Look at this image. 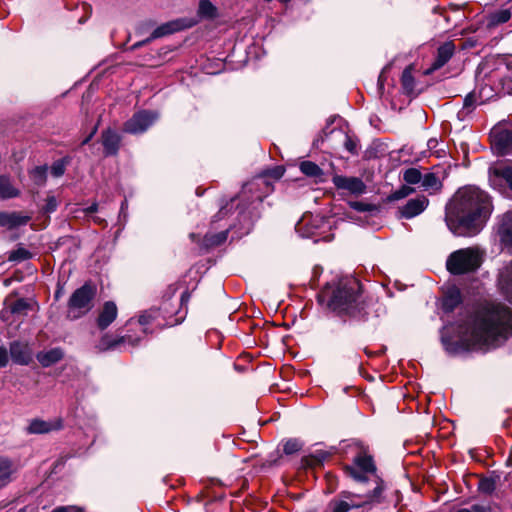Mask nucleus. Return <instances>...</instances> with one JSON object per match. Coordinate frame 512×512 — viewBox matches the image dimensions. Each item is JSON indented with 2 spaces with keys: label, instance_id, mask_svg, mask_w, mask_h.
<instances>
[{
  "label": "nucleus",
  "instance_id": "nucleus-39",
  "mask_svg": "<svg viewBox=\"0 0 512 512\" xmlns=\"http://www.w3.org/2000/svg\"><path fill=\"white\" fill-rule=\"evenodd\" d=\"M422 175L418 168H408L403 171V180L409 185L420 184L423 178Z\"/></svg>",
  "mask_w": 512,
  "mask_h": 512
},
{
  "label": "nucleus",
  "instance_id": "nucleus-5",
  "mask_svg": "<svg viewBox=\"0 0 512 512\" xmlns=\"http://www.w3.org/2000/svg\"><path fill=\"white\" fill-rule=\"evenodd\" d=\"M480 102L512 95V55L486 58L478 66Z\"/></svg>",
  "mask_w": 512,
  "mask_h": 512
},
{
  "label": "nucleus",
  "instance_id": "nucleus-56",
  "mask_svg": "<svg viewBox=\"0 0 512 512\" xmlns=\"http://www.w3.org/2000/svg\"><path fill=\"white\" fill-rule=\"evenodd\" d=\"M436 143H437V140H435V139H430V140L428 141V146H429L430 148H432V147H434V146L436 145Z\"/></svg>",
  "mask_w": 512,
  "mask_h": 512
},
{
  "label": "nucleus",
  "instance_id": "nucleus-37",
  "mask_svg": "<svg viewBox=\"0 0 512 512\" xmlns=\"http://www.w3.org/2000/svg\"><path fill=\"white\" fill-rule=\"evenodd\" d=\"M198 14L205 19H214L217 17V8L210 0H200L198 6Z\"/></svg>",
  "mask_w": 512,
  "mask_h": 512
},
{
  "label": "nucleus",
  "instance_id": "nucleus-21",
  "mask_svg": "<svg viewBox=\"0 0 512 512\" xmlns=\"http://www.w3.org/2000/svg\"><path fill=\"white\" fill-rule=\"evenodd\" d=\"M63 427V421L62 419H57L54 422H48L41 419H33L28 428L27 431L30 434H45L49 433L51 431H57L62 429Z\"/></svg>",
  "mask_w": 512,
  "mask_h": 512
},
{
  "label": "nucleus",
  "instance_id": "nucleus-44",
  "mask_svg": "<svg viewBox=\"0 0 512 512\" xmlns=\"http://www.w3.org/2000/svg\"><path fill=\"white\" fill-rule=\"evenodd\" d=\"M413 192H414L413 188L404 185V186L400 187L398 190L394 191L390 195L389 198L391 200H400V199H403V198L409 196Z\"/></svg>",
  "mask_w": 512,
  "mask_h": 512
},
{
  "label": "nucleus",
  "instance_id": "nucleus-11",
  "mask_svg": "<svg viewBox=\"0 0 512 512\" xmlns=\"http://www.w3.org/2000/svg\"><path fill=\"white\" fill-rule=\"evenodd\" d=\"M157 119V114L151 111L142 110L135 113L123 125V131L129 134L144 133Z\"/></svg>",
  "mask_w": 512,
  "mask_h": 512
},
{
  "label": "nucleus",
  "instance_id": "nucleus-50",
  "mask_svg": "<svg viewBox=\"0 0 512 512\" xmlns=\"http://www.w3.org/2000/svg\"><path fill=\"white\" fill-rule=\"evenodd\" d=\"M52 512H82V509L76 506H61L55 508Z\"/></svg>",
  "mask_w": 512,
  "mask_h": 512
},
{
  "label": "nucleus",
  "instance_id": "nucleus-60",
  "mask_svg": "<svg viewBox=\"0 0 512 512\" xmlns=\"http://www.w3.org/2000/svg\"><path fill=\"white\" fill-rule=\"evenodd\" d=\"M469 46H470V47H473V46H474V43L469 42Z\"/></svg>",
  "mask_w": 512,
  "mask_h": 512
},
{
  "label": "nucleus",
  "instance_id": "nucleus-29",
  "mask_svg": "<svg viewBox=\"0 0 512 512\" xmlns=\"http://www.w3.org/2000/svg\"><path fill=\"white\" fill-rule=\"evenodd\" d=\"M512 13L510 8L497 9L487 15V26L489 28L497 27L508 22Z\"/></svg>",
  "mask_w": 512,
  "mask_h": 512
},
{
  "label": "nucleus",
  "instance_id": "nucleus-13",
  "mask_svg": "<svg viewBox=\"0 0 512 512\" xmlns=\"http://www.w3.org/2000/svg\"><path fill=\"white\" fill-rule=\"evenodd\" d=\"M195 22L188 19H176L168 21L158 26L150 35V39L155 40L164 36L174 34L187 28H191Z\"/></svg>",
  "mask_w": 512,
  "mask_h": 512
},
{
  "label": "nucleus",
  "instance_id": "nucleus-58",
  "mask_svg": "<svg viewBox=\"0 0 512 512\" xmlns=\"http://www.w3.org/2000/svg\"><path fill=\"white\" fill-rule=\"evenodd\" d=\"M457 512H472V511H471V508H463V509H459Z\"/></svg>",
  "mask_w": 512,
  "mask_h": 512
},
{
  "label": "nucleus",
  "instance_id": "nucleus-22",
  "mask_svg": "<svg viewBox=\"0 0 512 512\" xmlns=\"http://www.w3.org/2000/svg\"><path fill=\"white\" fill-rule=\"evenodd\" d=\"M64 358V351L60 347L52 348L48 351H40L36 354V359L44 368L50 367Z\"/></svg>",
  "mask_w": 512,
  "mask_h": 512
},
{
  "label": "nucleus",
  "instance_id": "nucleus-52",
  "mask_svg": "<svg viewBox=\"0 0 512 512\" xmlns=\"http://www.w3.org/2000/svg\"><path fill=\"white\" fill-rule=\"evenodd\" d=\"M284 173V170L281 167H277L269 172V175H271L275 179H279L282 177Z\"/></svg>",
  "mask_w": 512,
  "mask_h": 512
},
{
  "label": "nucleus",
  "instance_id": "nucleus-6",
  "mask_svg": "<svg viewBox=\"0 0 512 512\" xmlns=\"http://www.w3.org/2000/svg\"><path fill=\"white\" fill-rule=\"evenodd\" d=\"M272 191L273 185L266 177H255L243 186L237 197L232 198L229 203L220 208L218 213L214 216L215 219L212 221V224L224 218L233 207L235 201H238L237 208L240 209L239 214L246 218V210L249 208V205L253 204L255 201L259 204L262 203L263 199Z\"/></svg>",
  "mask_w": 512,
  "mask_h": 512
},
{
  "label": "nucleus",
  "instance_id": "nucleus-8",
  "mask_svg": "<svg viewBox=\"0 0 512 512\" xmlns=\"http://www.w3.org/2000/svg\"><path fill=\"white\" fill-rule=\"evenodd\" d=\"M482 255L477 248L468 247L452 252L446 260V268L452 275L476 272L482 264Z\"/></svg>",
  "mask_w": 512,
  "mask_h": 512
},
{
  "label": "nucleus",
  "instance_id": "nucleus-7",
  "mask_svg": "<svg viewBox=\"0 0 512 512\" xmlns=\"http://www.w3.org/2000/svg\"><path fill=\"white\" fill-rule=\"evenodd\" d=\"M191 298V292L185 290L180 297L178 310L168 309L167 307L151 308L144 311L139 316V324L143 327V333H147L146 326L155 324L157 328L172 327L180 324L187 313V305Z\"/></svg>",
  "mask_w": 512,
  "mask_h": 512
},
{
  "label": "nucleus",
  "instance_id": "nucleus-17",
  "mask_svg": "<svg viewBox=\"0 0 512 512\" xmlns=\"http://www.w3.org/2000/svg\"><path fill=\"white\" fill-rule=\"evenodd\" d=\"M9 352L15 364L28 365L32 361V350L28 343L13 341L10 343Z\"/></svg>",
  "mask_w": 512,
  "mask_h": 512
},
{
  "label": "nucleus",
  "instance_id": "nucleus-3",
  "mask_svg": "<svg viewBox=\"0 0 512 512\" xmlns=\"http://www.w3.org/2000/svg\"><path fill=\"white\" fill-rule=\"evenodd\" d=\"M328 307L344 320L365 322L374 313L376 317L383 309L376 298L364 292L361 283L354 277L341 278L334 286Z\"/></svg>",
  "mask_w": 512,
  "mask_h": 512
},
{
  "label": "nucleus",
  "instance_id": "nucleus-53",
  "mask_svg": "<svg viewBox=\"0 0 512 512\" xmlns=\"http://www.w3.org/2000/svg\"><path fill=\"white\" fill-rule=\"evenodd\" d=\"M151 41H152V39H150V36H149V37H148V38H146L145 40H142V41H139V42H137V43L133 44V45L131 46V50H136V49H138V48H140V47H142V46H144V45H146V44L150 43Z\"/></svg>",
  "mask_w": 512,
  "mask_h": 512
},
{
  "label": "nucleus",
  "instance_id": "nucleus-55",
  "mask_svg": "<svg viewBox=\"0 0 512 512\" xmlns=\"http://www.w3.org/2000/svg\"><path fill=\"white\" fill-rule=\"evenodd\" d=\"M98 209V205L96 203H93L90 207L87 208L88 213H94Z\"/></svg>",
  "mask_w": 512,
  "mask_h": 512
},
{
  "label": "nucleus",
  "instance_id": "nucleus-27",
  "mask_svg": "<svg viewBox=\"0 0 512 512\" xmlns=\"http://www.w3.org/2000/svg\"><path fill=\"white\" fill-rule=\"evenodd\" d=\"M462 302L461 292L457 288L447 291L442 299V310L445 313L453 312Z\"/></svg>",
  "mask_w": 512,
  "mask_h": 512
},
{
  "label": "nucleus",
  "instance_id": "nucleus-26",
  "mask_svg": "<svg viewBox=\"0 0 512 512\" xmlns=\"http://www.w3.org/2000/svg\"><path fill=\"white\" fill-rule=\"evenodd\" d=\"M30 309L31 305L26 299L18 298L6 302V308L2 310V316L4 317L5 313H10L11 315L26 316Z\"/></svg>",
  "mask_w": 512,
  "mask_h": 512
},
{
  "label": "nucleus",
  "instance_id": "nucleus-30",
  "mask_svg": "<svg viewBox=\"0 0 512 512\" xmlns=\"http://www.w3.org/2000/svg\"><path fill=\"white\" fill-rule=\"evenodd\" d=\"M231 228V225L228 228L223 229L220 232L214 233V232H207L203 238V246L206 249L217 247L222 245L228 237L229 229Z\"/></svg>",
  "mask_w": 512,
  "mask_h": 512
},
{
  "label": "nucleus",
  "instance_id": "nucleus-45",
  "mask_svg": "<svg viewBox=\"0 0 512 512\" xmlns=\"http://www.w3.org/2000/svg\"><path fill=\"white\" fill-rule=\"evenodd\" d=\"M497 174L505 180L509 188L512 190V166L504 167L497 171Z\"/></svg>",
  "mask_w": 512,
  "mask_h": 512
},
{
  "label": "nucleus",
  "instance_id": "nucleus-54",
  "mask_svg": "<svg viewBox=\"0 0 512 512\" xmlns=\"http://www.w3.org/2000/svg\"><path fill=\"white\" fill-rule=\"evenodd\" d=\"M96 131H97V127H94L92 132L82 141V145L88 144L90 142V140L93 138V136L95 135Z\"/></svg>",
  "mask_w": 512,
  "mask_h": 512
},
{
  "label": "nucleus",
  "instance_id": "nucleus-41",
  "mask_svg": "<svg viewBox=\"0 0 512 512\" xmlns=\"http://www.w3.org/2000/svg\"><path fill=\"white\" fill-rule=\"evenodd\" d=\"M30 176L37 185H43L47 179V167L37 166L30 171Z\"/></svg>",
  "mask_w": 512,
  "mask_h": 512
},
{
  "label": "nucleus",
  "instance_id": "nucleus-47",
  "mask_svg": "<svg viewBox=\"0 0 512 512\" xmlns=\"http://www.w3.org/2000/svg\"><path fill=\"white\" fill-rule=\"evenodd\" d=\"M64 172H65V165L61 161L55 162L51 166V174L54 177H60L64 174Z\"/></svg>",
  "mask_w": 512,
  "mask_h": 512
},
{
  "label": "nucleus",
  "instance_id": "nucleus-59",
  "mask_svg": "<svg viewBox=\"0 0 512 512\" xmlns=\"http://www.w3.org/2000/svg\"><path fill=\"white\" fill-rule=\"evenodd\" d=\"M60 293H61V292H60V290H57V291L55 292V298H56V299H58V298L60 297Z\"/></svg>",
  "mask_w": 512,
  "mask_h": 512
},
{
  "label": "nucleus",
  "instance_id": "nucleus-2",
  "mask_svg": "<svg viewBox=\"0 0 512 512\" xmlns=\"http://www.w3.org/2000/svg\"><path fill=\"white\" fill-rule=\"evenodd\" d=\"M353 458L351 464L343 466L344 474L356 483L365 486V492L355 494L350 491H341L328 503L331 512H349L352 509L373 507L382 504L386 500L387 485L378 474L377 466L363 445Z\"/></svg>",
  "mask_w": 512,
  "mask_h": 512
},
{
  "label": "nucleus",
  "instance_id": "nucleus-33",
  "mask_svg": "<svg viewBox=\"0 0 512 512\" xmlns=\"http://www.w3.org/2000/svg\"><path fill=\"white\" fill-rule=\"evenodd\" d=\"M257 201H255L253 204H250L249 205V208L246 210V219L243 215L239 214L240 212V209L236 208V210L238 211V219L240 221V224H241V227H240V230L242 233H249V231L252 229L253 227V224H254V216L252 215V211H251V206H252V209H255V206H253ZM237 204H238V201H235L234 202V205L233 207L228 211V213L234 208V207H237Z\"/></svg>",
  "mask_w": 512,
  "mask_h": 512
},
{
  "label": "nucleus",
  "instance_id": "nucleus-61",
  "mask_svg": "<svg viewBox=\"0 0 512 512\" xmlns=\"http://www.w3.org/2000/svg\"><path fill=\"white\" fill-rule=\"evenodd\" d=\"M190 237H191V238H194V237H195V234H194V233H191V234H190Z\"/></svg>",
  "mask_w": 512,
  "mask_h": 512
},
{
  "label": "nucleus",
  "instance_id": "nucleus-42",
  "mask_svg": "<svg viewBox=\"0 0 512 512\" xmlns=\"http://www.w3.org/2000/svg\"><path fill=\"white\" fill-rule=\"evenodd\" d=\"M303 444L300 440L296 439V438H291V439H288L284 445H283V452L286 454V455H292L296 452H298L299 450H301Z\"/></svg>",
  "mask_w": 512,
  "mask_h": 512
},
{
  "label": "nucleus",
  "instance_id": "nucleus-18",
  "mask_svg": "<svg viewBox=\"0 0 512 512\" xmlns=\"http://www.w3.org/2000/svg\"><path fill=\"white\" fill-rule=\"evenodd\" d=\"M494 145L500 155L512 153V127L501 128L494 132Z\"/></svg>",
  "mask_w": 512,
  "mask_h": 512
},
{
  "label": "nucleus",
  "instance_id": "nucleus-36",
  "mask_svg": "<svg viewBox=\"0 0 512 512\" xmlns=\"http://www.w3.org/2000/svg\"><path fill=\"white\" fill-rule=\"evenodd\" d=\"M33 257L32 252L28 249L24 248L21 244L17 246L15 250H12L8 253V261L20 263L26 260H29Z\"/></svg>",
  "mask_w": 512,
  "mask_h": 512
},
{
  "label": "nucleus",
  "instance_id": "nucleus-4",
  "mask_svg": "<svg viewBox=\"0 0 512 512\" xmlns=\"http://www.w3.org/2000/svg\"><path fill=\"white\" fill-rule=\"evenodd\" d=\"M489 195L475 186L459 189L451 205L446 208V222L452 230L463 228L467 232H478L492 212Z\"/></svg>",
  "mask_w": 512,
  "mask_h": 512
},
{
  "label": "nucleus",
  "instance_id": "nucleus-31",
  "mask_svg": "<svg viewBox=\"0 0 512 512\" xmlns=\"http://www.w3.org/2000/svg\"><path fill=\"white\" fill-rule=\"evenodd\" d=\"M477 103L478 100L475 92L467 94L466 97L464 98L462 108L457 113V118L460 121H465L466 119H468L472 112L475 110Z\"/></svg>",
  "mask_w": 512,
  "mask_h": 512
},
{
  "label": "nucleus",
  "instance_id": "nucleus-19",
  "mask_svg": "<svg viewBox=\"0 0 512 512\" xmlns=\"http://www.w3.org/2000/svg\"><path fill=\"white\" fill-rule=\"evenodd\" d=\"M118 309L113 301H106L96 319V325L100 330L107 329L117 318Z\"/></svg>",
  "mask_w": 512,
  "mask_h": 512
},
{
  "label": "nucleus",
  "instance_id": "nucleus-40",
  "mask_svg": "<svg viewBox=\"0 0 512 512\" xmlns=\"http://www.w3.org/2000/svg\"><path fill=\"white\" fill-rule=\"evenodd\" d=\"M344 147L352 155L359 153V140L356 136L348 133L344 134Z\"/></svg>",
  "mask_w": 512,
  "mask_h": 512
},
{
  "label": "nucleus",
  "instance_id": "nucleus-38",
  "mask_svg": "<svg viewBox=\"0 0 512 512\" xmlns=\"http://www.w3.org/2000/svg\"><path fill=\"white\" fill-rule=\"evenodd\" d=\"M181 286V282L177 281L175 283H172L166 287V289L162 293V304L160 307H167L168 309H174L177 310L175 307H170L171 305L168 303L176 294V292L179 290Z\"/></svg>",
  "mask_w": 512,
  "mask_h": 512
},
{
  "label": "nucleus",
  "instance_id": "nucleus-35",
  "mask_svg": "<svg viewBox=\"0 0 512 512\" xmlns=\"http://www.w3.org/2000/svg\"><path fill=\"white\" fill-rule=\"evenodd\" d=\"M401 85L405 94L412 95L415 92V79L412 75V68L406 67L402 72Z\"/></svg>",
  "mask_w": 512,
  "mask_h": 512
},
{
  "label": "nucleus",
  "instance_id": "nucleus-15",
  "mask_svg": "<svg viewBox=\"0 0 512 512\" xmlns=\"http://www.w3.org/2000/svg\"><path fill=\"white\" fill-rule=\"evenodd\" d=\"M456 46L453 41H447L440 45L437 49L436 57L431 66L427 69L426 74L442 68L452 58L455 53Z\"/></svg>",
  "mask_w": 512,
  "mask_h": 512
},
{
  "label": "nucleus",
  "instance_id": "nucleus-16",
  "mask_svg": "<svg viewBox=\"0 0 512 512\" xmlns=\"http://www.w3.org/2000/svg\"><path fill=\"white\" fill-rule=\"evenodd\" d=\"M121 141L122 137L117 131L111 128L103 130L101 133V143L104 149V155H117L121 147Z\"/></svg>",
  "mask_w": 512,
  "mask_h": 512
},
{
  "label": "nucleus",
  "instance_id": "nucleus-49",
  "mask_svg": "<svg viewBox=\"0 0 512 512\" xmlns=\"http://www.w3.org/2000/svg\"><path fill=\"white\" fill-rule=\"evenodd\" d=\"M470 508L472 512H492V508L488 504H474Z\"/></svg>",
  "mask_w": 512,
  "mask_h": 512
},
{
  "label": "nucleus",
  "instance_id": "nucleus-43",
  "mask_svg": "<svg viewBox=\"0 0 512 512\" xmlns=\"http://www.w3.org/2000/svg\"><path fill=\"white\" fill-rule=\"evenodd\" d=\"M478 489L485 494H491L495 490V481L491 478H483L479 481Z\"/></svg>",
  "mask_w": 512,
  "mask_h": 512
},
{
  "label": "nucleus",
  "instance_id": "nucleus-9",
  "mask_svg": "<svg viewBox=\"0 0 512 512\" xmlns=\"http://www.w3.org/2000/svg\"><path fill=\"white\" fill-rule=\"evenodd\" d=\"M96 292V286L91 282H86L76 289L68 300L66 317L77 320L87 314L93 307Z\"/></svg>",
  "mask_w": 512,
  "mask_h": 512
},
{
  "label": "nucleus",
  "instance_id": "nucleus-46",
  "mask_svg": "<svg viewBox=\"0 0 512 512\" xmlns=\"http://www.w3.org/2000/svg\"><path fill=\"white\" fill-rule=\"evenodd\" d=\"M57 207H58V202H57L56 198L54 196H49L46 199V203L43 207V211L45 213L49 214V213L56 211Z\"/></svg>",
  "mask_w": 512,
  "mask_h": 512
},
{
  "label": "nucleus",
  "instance_id": "nucleus-14",
  "mask_svg": "<svg viewBox=\"0 0 512 512\" xmlns=\"http://www.w3.org/2000/svg\"><path fill=\"white\" fill-rule=\"evenodd\" d=\"M429 204L426 196L421 195L416 198L409 199L402 207L399 208L400 218L411 219L420 215Z\"/></svg>",
  "mask_w": 512,
  "mask_h": 512
},
{
  "label": "nucleus",
  "instance_id": "nucleus-20",
  "mask_svg": "<svg viewBox=\"0 0 512 512\" xmlns=\"http://www.w3.org/2000/svg\"><path fill=\"white\" fill-rule=\"evenodd\" d=\"M18 469V465L12 459L0 456V489L13 481Z\"/></svg>",
  "mask_w": 512,
  "mask_h": 512
},
{
  "label": "nucleus",
  "instance_id": "nucleus-48",
  "mask_svg": "<svg viewBox=\"0 0 512 512\" xmlns=\"http://www.w3.org/2000/svg\"><path fill=\"white\" fill-rule=\"evenodd\" d=\"M8 351L4 346H0V368L5 367L8 364Z\"/></svg>",
  "mask_w": 512,
  "mask_h": 512
},
{
  "label": "nucleus",
  "instance_id": "nucleus-10",
  "mask_svg": "<svg viewBox=\"0 0 512 512\" xmlns=\"http://www.w3.org/2000/svg\"><path fill=\"white\" fill-rule=\"evenodd\" d=\"M140 341V337H134L132 335L114 336L106 333L100 338L99 342L95 346V349L98 352L121 350L122 348H125L127 345L135 347L139 345Z\"/></svg>",
  "mask_w": 512,
  "mask_h": 512
},
{
  "label": "nucleus",
  "instance_id": "nucleus-23",
  "mask_svg": "<svg viewBox=\"0 0 512 512\" xmlns=\"http://www.w3.org/2000/svg\"><path fill=\"white\" fill-rule=\"evenodd\" d=\"M29 220V216H23L18 212H0V226L7 229L26 225Z\"/></svg>",
  "mask_w": 512,
  "mask_h": 512
},
{
  "label": "nucleus",
  "instance_id": "nucleus-24",
  "mask_svg": "<svg viewBox=\"0 0 512 512\" xmlns=\"http://www.w3.org/2000/svg\"><path fill=\"white\" fill-rule=\"evenodd\" d=\"M498 233L501 242L508 248L512 249V212H507L503 215Z\"/></svg>",
  "mask_w": 512,
  "mask_h": 512
},
{
  "label": "nucleus",
  "instance_id": "nucleus-1",
  "mask_svg": "<svg viewBox=\"0 0 512 512\" xmlns=\"http://www.w3.org/2000/svg\"><path fill=\"white\" fill-rule=\"evenodd\" d=\"M459 339L443 335L442 344L449 354L465 350L467 342L479 345H498L512 334V310L500 303L480 305L467 325H459Z\"/></svg>",
  "mask_w": 512,
  "mask_h": 512
},
{
  "label": "nucleus",
  "instance_id": "nucleus-57",
  "mask_svg": "<svg viewBox=\"0 0 512 512\" xmlns=\"http://www.w3.org/2000/svg\"><path fill=\"white\" fill-rule=\"evenodd\" d=\"M8 315H10V313H5L4 314V317L2 316V311L0 312V317L2 320H5V321H8L9 320V317Z\"/></svg>",
  "mask_w": 512,
  "mask_h": 512
},
{
  "label": "nucleus",
  "instance_id": "nucleus-25",
  "mask_svg": "<svg viewBox=\"0 0 512 512\" xmlns=\"http://www.w3.org/2000/svg\"><path fill=\"white\" fill-rule=\"evenodd\" d=\"M420 187L430 195L436 194L442 190L443 183L439 176L434 172H427L422 175Z\"/></svg>",
  "mask_w": 512,
  "mask_h": 512
},
{
  "label": "nucleus",
  "instance_id": "nucleus-51",
  "mask_svg": "<svg viewBox=\"0 0 512 512\" xmlns=\"http://www.w3.org/2000/svg\"><path fill=\"white\" fill-rule=\"evenodd\" d=\"M350 205L352 208H354L355 210L360 211V212H365V211L370 210L369 205L365 204L363 202L355 201V202H352Z\"/></svg>",
  "mask_w": 512,
  "mask_h": 512
},
{
  "label": "nucleus",
  "instance_id": "nucleus-34",
  "mask_svg": "<svg viewBox=\"0 0 512 512\" xmlns=\"http://www.w3.org/2000/svg\"><path fill=\"white\" fill-rule=\"evenodd\" d=\"M300 171L307 177L314 178L318 181H323V170L312 161H302L299 165Z\"/></svg>",
  "mask_w": 512,
  "mask_h": 512
},
{
  "label": "nucleus",
  "instance_id": "nucleus-28",
  "mask_svg": "<svg viewBox=\"0 0 512 512\" xmlns=\"http://www.w3.org/2000/svg\"><path fill=\"white\" fill-rule=\"evenodd\" d=\"M21 191L15 187L11 181L10 176L0 175V199L7 200L19 197Z\"/></svg>",
  "mask_w": 512,
  "mask_h": 512
},
{
  "label": "nucleus",
  "instance_id": "nucleus-12",
  "mask_svg": "<svg viewBox=\"0 0 512 512\" xmlns=\"http://www.w3.org/2000/svg\"><path fill=\"white\" fill-rule=\"evenodd\" d=\"M332 183L338 190L347 191L353 195H361L366 192V185L359 177H348L343 175H334Z\"/></svg>",
  "mask_w": 512,
  "mask_h": 512
},
{
  "label": "nucleus",
  "instance_id": "nucleus-32",
  "mask_svg": "<svg viewBox=\"0 0 512 512\" xmlns=\"http://www.w3.org/2000/svg\"><path fill=\"white\" fill-rule=\"evenodd\" d=\"M332 455V452L315 450L312 454L302 459L303 465L311 468L320 467Z\"/></svg>",
  "mask_w": 512,
  "mask_h": 512
}]
</instances>
